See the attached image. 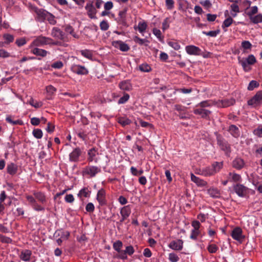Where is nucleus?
<instances>
[{"label":"nucleus","instance_id":"nucleus-1","mask_svg":"<svg viewBox=\"0 0 262 262\" xmlns=\"http://www.w3.org/2000/svg\"><path fill=\"white\" fill-rule=\"evenodd\" d=\"M238 63L242 66L243 70L245 72H249L251 70L250 66L254 64L256 61V58L252 54L249 55L247 58L238 57Z\"/></svg>","mask_w":262,"mask_h":262},{"label":"nucleus","instance_id":"nucleus-2","mask_svg":"<svg viewBox=\"0 0 262 262\" xmlns=\"http://www.w3.org/2000/svg\"><path fill=\"white\" fill-rule=\"evenodd\" d=\"M101 171L100 166L88 165L83 168L82 173L83 176L94 177Z\"/></svg>","mask_w":262,"mask_h":262},{"label":"nucleus","instance_id":"nucleus-3","mask_svg":"<svg viewBox=\"0 0 262 262\" xmlns=\"http://www.w3.org/2000/svg\"><path fill=\"white\" fill-rule=\"evenodd\" d=\"M50 42L51 38L39 36L32 42L29 46V48H32L34 47H42L45 45H50Z\"/></svg>","mask_w":262,"mask_h":262},{"label":"nucleus","instance_id":"nucleus-4","mask_svg":"<svg viewBox=\"0 0 262 262\" xmlns=\"http://www.w3.org/2000/svg\"><path fill=\"white\" fill-rule=\"evenodd\" d=\"M32 9L36 15L35 16L36 20L40 23L44 22L49 12L45 9L38 8L36 7H33Z\"/></svg>","mask_w":262,"mask_h":262},{"label":"nucleus","instance_id":"nucleus-5","mask_svg":"<svg viewBox=\"0 0 262 262\" xmlns=\"http://www.w3.org/2000/svg\"><path fill=\"white\" fill-rule=\"evenodd\" d=\"M262 104V91H258L256 94L248 101V104L256 107Z\"/></svg>","mask_w":262,"mask_h":262},{"label":"nucleus","instance_id":"nucleus-6","mask_svg":"<svg viewBox=\"0 0 262 262\" xmlns=\"http://www.w3.org/2000/svg\"><path fill=\"white\" fill-rule=\"evenodd\" d=\"M99 159L98 151L95 148H92L88 150L87 160L89 162L98 163Z\"/></svg>","mask_w":262,"mask_h":262},{"label":"nucleus","instance_id":"nucleus-7","mask_svg":"<svg viewBox=\"0 0 262 262\" xmlns=\"http://www.w3.org/2000/svg\"><path fill=\"white\" fill-rule=\"evenodd\" d=\"M85 9L87 11V14L89 17L92 19H96L97 18L96 16L97 11L93 5L92 2L89 1L87 3L85 7Z\"/></svg>","mask_w":262,"mask_h":262},{"label":"nucleus","instance_id":"nucleus-8","mask_svg":"<svg viewBox=\"0 0 262 262\" xmlns=\"http://www.w3.org/2000/svg\"><path fill=\"white\" fill-rule=\"evenodd\" d=\"M72 71L78 75H86L89 73L88 70L83 66L74 64L71 67Z\"/></svg>","mask_w":262,"mask_h":262},{"label":"nucleus","instance_id":"nucleus-9","mask_svg":"<svg viewBox=\"0 0 262 262\" xmlns=\"http://www.w3.org/2000/svg\"><path fill=\"white\" fill-rule=\"evenodd\" d=\"M233 189L235 193L241 197L245 196L248 191V188L242 184H237L234 186Z\"/></svg>","mask_w":262,"mask_h":262},{"label":"nucleus","instance_id":"nucleus-10","mask_svg":"<svg viewBox=\"0 0 262 262\" xmlns=\"http://www.w3.org/2000/svg\"><path fill=\"white\" fill-rule=\"evenodd\" d=\"M186 53L190 55H201V50L198 47L193 45L187 46L185 47Z\"/></svg>","mask_w":262,"mask_h":262},{"label":"nucleus","instance_id":"nucleus-11","mask_svg":"<svg viewBox=\"0 0 262 262\" xmlns=\"http://www.w3.org/2000/svg\"><path fill=\"white\" fill-rule=\"evenodd\" d=\"M231 236L234 239L241 243L244 238V236L242 234V230L238 227L235 228L232 230Z\"/></svg>","mask_w":262,"mask_h":262},{"label":"nucleus","instance_id":"nucleus-12","mask_svg":"<svg viewBox=\"0 0 262 262\" xmlns=\"http://www.w3.org/2000/svg\"><path fill=\"white\" fill-rule=\"evenodd\" d=\"M81 151L80 148H76L69 155V160L72 162H77L81 155Z\"/></svg>","mask_w":262,"mask_h":262},{"label":"nucleus","instance_id":"nucleus-13","mask_svg":"<svg viewBox=\"0 0 262 262\" xmlns=\"http://www.w3.org/2000/svg\"><path fill=\"white\" fill-rule=\"evenodd\" d=\"M183 242L181 239L173 241L170 243L169 247L174 250H181L183 248Z\"/></svg>","mask_w":262,"mask_h":262},{"label":"nucleus","instance_id":"nucleus-14","mask_svg":"<svg viewBox=\"0 0 262 262\" xmlns=\"http://www.w3.org/2000/svg\"><path fill=\"white\" fill-rule=\"evenodd\" d=\"M7 172L11 176H14L18 171V166L14 163L11 162L7 164Z\"/></svg>","mask_w":262,"mask_h":262},{"label":"nucleus","instance_id":"nucleus-15","mask_svg":"<svg viewBox=\"0 0 262 262\" xmlns=\"http://www.w3.org/2000/svg\"><path fill=\"white\" fill-rule=\"evenodd\" d=\"M191 180L199 187L205 186L207 184L206 181L196 177L193 173H191Z\"/></svg>","mask_w":262,"mask_h":262},{"label":"nucleus","instance_id":"nucleus-16","mask_svg":"<svg viewBox=\"0 0 262 262\" xmlns=\"http://www.w3.org/2000/svg\"><path fill=\"white\" fill-rule=\"evenodd\" d=\"M64 35L63 32L57 28H53L51 31V35L58 39H63Z\"/></svg>","mask_w":262,"mask_h":262},{"label":"nucleus","instance_id":"nucleus-17","mask_svg":"<svg viewBox=\"0 0 262 262\" xmlns=\"http://www.w3.org/2000/svg\"><path fill=\"white\" fill-rule=\"evenodd\" d=\"M120 89L123 91H129L132 89V85L128 80L122 81L119 84Z\"/></svg>","mask_w":262,"mask_h":262},{"label":"nucleus","instance_id":"nucleus-18","mask_svg":"<svg viewBox=\"0 0 262 262\" xmlns=\"http://www.w3.org/2000/svg\"><path fill=\"white\" fill-rule=\"evenodd\" d=\"M31 52L36 56H39L41 57H45L49 53L48 52L45 50L39 49L38 48H31Z\"/></svg>","mask_w":262,"mask_h":262},{"label":"nucleus","instance_id":"nucleus-19","mask_svg":"<svg viewBox=\"0 0 262 262\" xmlns=\"http://www.w3.org/2000/svg\"><path fill=\"white\" fill-rule=\"evenodd\" d=\"M194 113L196 115H200L202 118L208 117L211 113V112L204 108H197L194 110Z\"/></svg>","mask_w":262,"mask_h":262},{"label":"nucleus","instance_id":"nucleus-20","mask_svg":"<svg viewBox=\"0 0 262 262\" xmlns=\"http://www.w3.org/2000/svg\"><path fill=\"white\" fill-rule=\"evenodd\" d=\"M116 48H119L122 52L128 51L130 49L129 46L127 43L121 40L116 41Z\"/></svg>","mask_w":262,"mask_h":262},{"label":"nucleus","instance_id":"nucleus-21","mask_svg":"<svg viewBox=\"0 0 262 262\" xmlns=\"http://www.w3.org/2000/svg\"><path fill=\"white\" fill-rule=\"evenodd\" d=\"M31 255V251L29 250L26 249L21 252L20 258L23 261H28L30 259Z\"/></svg>","mask_w":262,"mask_h":262},{"label":"nucleus","instance_id":"nucleus-22","mask_svg":"<svg viewBox=\"0 0 262 262\" xmlns=\"http://www.w3.org/2000/svg\"><path fill=\"white\" fill-rule=\"evenodd\" d=\"M232 165L236 169H241L244 167L245 162L242 159L237 158L233 160Z\"/></svg>","mask_w":262,"mask_h":262},{"label":"nucleus","instance_id":"nucleus-23","mask_svg":"<svg viewBox=\"0 0 262 262\" xmlns=\"http://www.w3.org/2000/svg\"><path fill=\"white\" fill-rule=\"evenodd\" d=\"M33 194L35 199L42 204H44L46 202V197L43 192L40 191H34Z\"/></svg>","mask_w":262,"mask_h":262},{"label":"nucleus","instance_id":"nucleus-24","mask_svg":"<svg viewBox=\"0 0 262 262\" xmlns=\"http://www.w3.org/2000/svg\"><path fill=\"white\" fill-rule=\"evenodd\" d=\"M235 103V100L231 98L229 99H224L220 101L218 105L220 106L226 107L233 105Z\"/></svg>","mask_w":262,"mask_h":262},{"label":"nucleus","instance_id":"nucleus-25","mask_svg":"<svg viewBox=\"0 0 262 262\" xmlns=\"http://www.w3.org/2000/svg\"><path fill=\"white\" fill-rule=\"evenodd\" d=\"M229 132L235 138H237L240 136V131L238 128L234 125H231L229 126Z\"/></svg>","mask_w":262,"mask_h":262},{"label":"nucleus","instance_id":"nucleus-26","mask_svg":"<svg viewBox=\"0 0 262 262\" xmlns=\"http://www.w3.org/2000/svg\"><path fill=\"white\" fill-rule=\"evenodd\" d=\"M242 178L241 176L235 172H229L228 176V180L229 181H233L237 182L241 181Z\"/></svg>","mask_w":262,"mask_h":262},{"label":"nucleus","instance_id":"nucleus-27","mask_svg":"<svg viewBox=\"0 0 262 262\" xmlns=\"http://www.w3.org/2000/svg\"><path fill=\"white\" fill-rule=\"evenodd\" d=\"M91 191L86 187H84L81 189L78 193V196L80 199H82L83 197L88 198L90 196Z\"/></svg>","mask_w":262,"mask_h":262},{"label":"nucleus","instance_id":"nucleus-28","mask_svg":"<svg viewBox=\"0 0 262 262\" xmlns=\"http://www.w3.org/2000/svg\"><path fill=\"white\" fill-rule=\"evenodd\" d=\"M207 192L208 194L212 198H217L220 196V191L215 188H210Z\"/></svg>","mask_w":262,"mask_h":262},{"label":"nucleus","instance_id":"nucleus-29","mask_svg":"<svg viewBox=\"0 0 262 262\" xmlns=\"http://www.w3.org/2000/svg\"><path fill=\"white\" fill-rule=\"evenodd\" d=\"M147 28V24L145 21H140L138 23L137 26H135V30L138 29L140 33H143Z\"/></svg>","mask_w":262,"mask_h":262},{"label":"nucleus","instance_id":"nucleus-30","mask_svg":"<svg viewBox=\"0 0 262 262\" xmlns=\"http://www.w3.org/2000/svg\"><path fill=\"white\" fill-rule=\"evenodd\" d=\"M211 167L215 174L216 173L219 172L220 170L222 168L223 163L217 162H214L212 164Z\"/></svg>","mask_w":262,"mask_h":262},{"label":"nucleus","instance_id":"nucleus-31","mask_svg":"<svg viewBox=\"0 0 262 262\" xmlns=\"http://www.w3.org/2000/svg\"><path fill=\"white\" fill-rule=\"evenodd\" d=\"M55 236H60V238L63 239H68L70 236V233L68 231H63L62 230H59L55 232Z\"/></svg>","mask_w":262,"mask_h":262},{"label":"nucleus","instance_id":"nucleus-32","mask_svg":"<svg viewBox=\"0 0 262 262\" xmlns=\"http://www.w3.org/2000/svg\"><path fill=\"white\" fill-rule=\"evenodd\" d=\"M81 54L84 57L89 59H92L93 57V52L92 51L89 50H82L80 51Z\"/></svg>","mask_w":262,"mask_h":262},{"label":"nucleus","instance_id":"nucleus-33","mask_svg":"<svg viewBox=\"0 0 262 262\" xmlns=\"http://www.w3.org/2000/svg\"><path fill=\"white\" fill-rule=\"evenodd\" d=\"M46 92L48 94V99H50L51 96L56 91V89L52 85H49L46 87Z\"/></svg>","mask_w":262,"mask_h":262},{"label":"nucleus","instance_id":"nucleus-34","mask_svg":"<svg viewBox=\"0 0 262 262\" xmlns=\"http://www.w3.org/2000/svg\"><path fill=\"white\" fill-rule=\"evenodd\" d=\"M217 142L222 150L226 151H229L230 147L226 142L218 139Z\"/></svg>","mask_w":262,"mask_h":262},{"label":"nucleus","instance_id":"nucleus-35","mask_svg":"<svg viewBox=\"0 0 262 262\" xmlns=\"http://www.w3.org/2000/svg\"><path fill=\"white\" fill-rule=\"evenodd\" d=\"M6 121L12 125L23 124V122L22 120L18 119L14 121L12 120V117L10 116H8L6 118Z\"/></svg>","mask_w":262,"mask_h":262},{"label":"nucleus","instance_id":"nucleus-36","mask_svg":"<svg viewBox=\"0 0 262 262\" xmlns=\"http://www.w3.org/2000/svg\"><path fill=\"white\" fill-rule=\"evenodd\" d=\"M204 172L202 173V176L205 177H209L214 174L213 170L211 167H207L203 168Z\"/></svg>","mask_w":262,"mask_h":262},{"label":"nucleus","instance_id":"nucleus-37","mask_svg":"<svg viewBox=\"0 0 262 262\" xmlns=\"http://www.w3.org/2000/svg\"><path fill=\"white\" fill-rule=\"evenodd\" d=\"M120 213L121 214V216L122 217V220L121 221H122L125 219H126L127 217H128L130 214V211L128 209V208L126 207H123L120 211Z\"/></svg>","mask_w":262,"mask_h":262},{"label":"nucleus","instance_id":"nucleus-38","mask_svg":"<svg viewBox=\"0 0 262 262\" xmlns=\"http://www.w3.org/2000/svg\"><path fill=\"white\" fill-rule=\"evenodd\" d=\"M233 22V20L231 16L228 17L226 19L224 20L222 24V28L225 30V28L229 27Z\"/></svg>","mask_w":262,"mask_h":262},{"label":"nucleus","instance_id":"nucleus-39","mask_svg":"<svg viewBox=\"0 0 262 262\" xmlns=\"http://www.w3.org/2000/svg\"><path fill=\"white\" fill-rule=\"evenodd\" d=\"M248 9H249V10L247 11V14L249 17V18L254 16V15L256 14L258 12V7L256 6L249 7Z\"/></svg>","mask_w":262,"mask_h":262},{"label":"nucleus","instance_id":"nucleus-40","mask_svg":"<svg viewBox=\"0 0 262 262\" xmlns=\"http://www.w3.org/2000/svg\"><path fill=\"white\" fill-rule=\"evenodd\" d=\"M105 192L103 189L98 191L97 194V200L100 204H103L104 201V196Z\"/></svg>","mask_w":262,"mask_h":262},{"label":"nucleus","instance_id":"nucleus-41","mask_svg":"<svg viewBox=\"0 0 262 262\" xmlns=\"http://www.w3.org/2000/svg\"><path fill=\"white\" fill-rule=\"evenodd\" d=\"M250 19L254 24H258L262 22V14H258L255 16H253Z\"/></svg>","mask_w":262,"mask_h":262},{"label":"nucleus","instance_id":"nucleus-42","mask_svg":"<svg viewBox=\"0 0 262 262\" xmlns=\"http://www.w3.org/2000/svg\"><path fill=\"white\" fill-rule=\"evenodd\" d=\"M46 20H47L52 25H54L56 24V20L55 19V16L50 12H48L46 16Z\"/></svg>","mask_w":262,"mask_h":262},{"label":"nucleus","instance_id":"nucleus-43","mask_svg":"<svg viewBox=\"0 0 262 262\" xmlns=\"http://www.w3.org/2000/svg\"><path fill=\"white\" fill-rule=\"evenodd\" d=\"M32 134L34 137L38 139H41L43 135L42 130L39 128L34 129Z\"/></svg>","mask_w":262,"mask_h":262},{"label":"nucleus","instance_id":"nucleus-44","mask_svg":"<svg viewBox=\"0 0 262 262\" xmlns=\"http://www.w3.org/2000/svg\"><path fill=\"white\" fill-rule=\"evenodd\" d=\"M259 86V83L255 80H252L249 83L248 86V90L249 91H252L255 88H257Z\"/></svg>","mask_w":262,"mask_h":262},{"label":"nucleus","instance_id":"nucleus-45","mask_svg":"<svg viewBox=\"0 0 262 262\" xmlns=\"http://www.w3.org/2000/svg\"><path fill=\"white\" fill-rule=\"evenodd\" d=\"M152 33L157 37L159 40H162L163 37L162 36L161 32L159 29L154 28L152 30Z\"/></svg>","mask_w":262,"mask_h":262},{"label":"nucleus","instance_id":"nucleus-46","mask_svg":"<svg viewBox=\"0 0 262 262\" xmlns=\"http://www.w3.org/2000/svg\"><path fill=\"white\" fill-rule=\"evenodd\" d=\"M241 46L244 50H246L249 49L250 50L252 46L249 41L244 40L242 42Z\"/></svg>","mask_w":262,"mask_h":262},{"label":"nucleus","instance_id":"nucleus-47","mask_svg":"<svg viewBox=\"0 0 262 262\" xmlns=\"http://www.w3.org/2000/svg\"><path fill=\"white\" fill-rule=\"evenodd\" d=\"M129 98V95L127 93H125L123 96L119 99L118 103L119 104H124L128 100Z\"/></svg>","mask_w":262,"mask_h":262},{"label":"nucleus","instance_id":"nucleus-48","mask_svg":"<svg viewBox=\"0 0 262 262\" xmlns=\"http://www.w3.org/2000/svg\"><path fill=\"white\" fill-rule=\"evenodd\" d=\"M3 38L6 40L5 43H6L12 42L14 39L13 35L10 34H5L3 35Z\"/></svg>","mask_w":262,"mask_h":262},{"label":"nucleus","instance_id":"nucleus-49","mask_svg":"<svg viewBox=\"0 0 262 262\" xmlns=\"http://www.w3.org/2000/svg\"><path fill=\"white\" fill-rule=\"evenodd\" d=\"M167 43L170 47H172L175 50H178L181 48L179 43L176 41H168Z\"/></svg>","mask_w":262,"mask_h":262},{"label":"nucleus","instance_id":"nucleus-50","mask_svg":"<svg viewBox=\"0 0 262 262\" xmlns=\"http://www.w3.org/2000/svg\"><path fill=\"white\" fill-rule=\"evenodd\" d=\"M29 104L35 108H39L42 105L41 102L35 101L32 98L30 100Z\"/></svg>","mask_w":262,"mask_h":262},{"label":"nucleus","instance_id":"nucleus-51","mask_svg":"<svg viewBox=\"0 0 262 262\" xmlns=\"http://www.w3.org/2000/svg\"><path fill=\"white\" fill-rule=\"evenodd\" d=\"M139 69L142 72H148L151 70V68L147 64H142L139 66Z\"/></svg>","mask_w":262,"mask_h":262},{"label":"nucleus","instance_id":"nucleus-52","mask_svg":"<svg viewBox=\"0 0 262 262\" xmlns=\"http://www.w3.org/2000/svg\"><path fill=\"white\" fill-rule=\"evenodd\" d=\"M15 43L18 47H21V46L25 45L27 43V41H26L25 38L21 37V38L17 39L16 40Z\"/></svg>","mask_w":262,"mask_h":262},{"label":"nucleus","instance_id":"nucleus-53","mask_svg":"<svg viewBox=\"0 0 262 262\" xmlns=\"http://www.w3.org/2000/svg\"><path fill=\"white\" fill-rule=\"evenodd\" d=\"M220 31L219 30L216 31H210L209 32H205L203 31V33L205 34L207 36H209L211 37H216L217 35L219 33Z\"/></svg>","mask_w":262,"mask_h":262},{"label":"nucleus","instance_id":"nucleus-54","mask_svg":"<svg viewBox=\"0 0 262 262\" xmlns=\"http://www.w3.org/2000/svg\"><path fill=\"white\" fill-rule=\"evenodd\" d=\"M253 134L258 137H262V125L255 129Z\"/></svg>","mask_w":262,"mask_h":262},{"label":"nucleus","instance_id":"nucleus-55","mask_svg":"<svg viewBox=\"0 0 262 262\" xmlns=\"http://www.w3.org/2000/svg\"><path fill=\"white\" fill-rule=\"evenodd\" d=\"M218 247L214 244L209 245L208 246L207 249L210 253H214L218 250Z\"/></svg>","mask_w":262,"mask_h":262},{"label":"nucleus","instance_id":"nucleus-56","mask_svg":"<svg viewBox=\"0 0 262 262\" xmlns=\"http://www.w3.org/2000/svg\"><path fill=\"white\" fill-rule=\"evenodd\" d=\"M118 122L122 126H125L130 123V121L126 118H121L119 119Z\"/></svg>","mask_w":262,"mask_h":262},{"label":"nucleus","instance_id":"nucleus-57","mask_svg":"<svg viewBox=\"0 0 262 262\" xmlns=\"http://www.w3.org/2000/svg\"><path fill=\"white\" fill-rule=\"evenodd\" d=\"M200 234V230L198 229H193L191 231V233L190 235V238L192 239H196L197 238V236Z\"/></svg>","mask_w":262,"mask_h":262},{"label":"nucleus","instance_id":"nucleus-58","mask_svg":"<svg viewBox=\"0 0 262 262\" xmlns=\"http://www.w3.org/2000/svg\"><path fill=\"white\" fill-rule=\"evenodd\" d=\"M133 39L135 42L140 45H143L145 42H148V41L146 39L140 38L137 36H135Z\"/></svg>","mask_w":262,"mask_h":262},{"label":"nucleus","instance_id":"nucleus-59","mask_svg":"<svg viewBox=\"0 0 262 262\" xmlns=\"http://www.w3.org/2000/svg\"><path fill=\"white\" fill-rule=\"evenodd\" d=\"M12 239L8 237L4 236L2 234H0V242L3 243H11L12 242Z\"/></svg>","mask_w":262,"mask_h":262},{"label":"nucleus","instance_id":"nucleus-60","mask_svg":"<svg viewBox=\"0 0 262 262\" xmlns=\"http://www.w3.org/2000/svg\"><path fill=\"white\" fill-rule=\"evenodd\" d=\"M169 259L171 262H177L179 258L177 254L171 253L169 254Z\"/></svg>","mask_w":262,"mask_h":262},{"label":"nucleus","instance_id":"nucleus-61","mask_svg":"<svg viewBox=\"0 0 262 262\" xmlns=\"http://www.w3.org/2000/svg\"><path fill=\"white\" fill-rule=\"evenodd\" d=\"M63 64L62 61H57L52 63L51 67L54 69H60L63 67Z\"/></svg>","mask_w":262,"mask_h":262},{"label":"nucleus","instance_id":"nucleus-62","mask_svg":"<svg viewBox=\"0 0 262 262\" xmlns=\"http://www.w3.org/2000/svg\"><path fill=\"white\" fill-rule=\"evenodd\" d=\"M100 27L102 30L106 31L108 29L109 26L106 21L103 20L100 24Z\"/></svg>","mask_w":262,"mask_h":262},{"label":"nucleus","instance_id":"nucleus-63","mask_svg":"<svg viewBox=\"0 0 262 262\" xmlns=\"http://www.w3.org/2000/svg\"><path fill=\"white\" fill-rule=\"evenodd\" d=\"M230 11L233 12H239V8L237 4H232L230 5Z\"/></svg>","mask_w":262,"mask_h":262},{"label":"nucleus","instance_id":"nucleus-64","mask_svg":"<svg viewBox=\"0 0 262 262\" xmlns=\"http://www.w3.org/2000/svg\"><path fill=\"white\" fill-rule=\"evenodd\" d=\"M32 207L34 210L37 211H41L45 210V208L39 205L37 202L32 206Z\"/></svg>","mask_w":262,"mask_h":262}]
</instances>
